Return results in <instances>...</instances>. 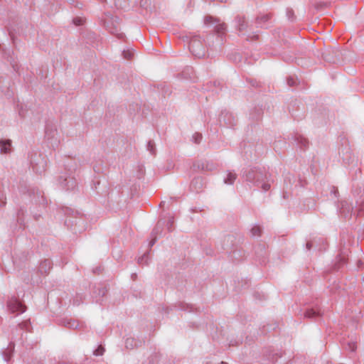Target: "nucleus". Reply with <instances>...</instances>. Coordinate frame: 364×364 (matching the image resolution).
<instances>
[{"label": "nucleus", "mask_w": 364, "mask_h": 364, "mask_svg": "<svg viewBox=\"0 0 364 364\" xmlns=\"http://www.w3.org/2000/svg\"><path fill=\"white\" fill-rule=\"evenodd\" d=\"M25 213V210L23 208H20L17 212V219L16 221L19 225V229H23L25 228V223L23 220V216Z\"/></svg>", "instance_id": "27"}, {"label": "nucleus", "mask_w": 364, "mask_h": 364, "mask_svg": "<svg viewBox=\"0 0 364 364\" xmlns=\"http://www.w3.org/2000/svg\"><path fill=\"white\" fill-rule=\"evenodd\" d=\"M60 324L66 328L77 329H82L85 327V324L80 323L78 321L73 318H65L60 321Z\"/></svg>", "instance_id": "13"}, {"label": "nucleus", "mask_w": 364, "mask_h": 364, "mask_svg": "<svg viewBox=\"0 0 364 364\" xmlns=\"http://www.w3.org/2000/svg\"><path fill=\"white\" fill-rule=\"evenodd\" d=\"M103 21L105 27L111 34L116 36L119 39L124 38V34L120 32L119 19L117 16L107 14Z\"/></svg>", "instance_id": "4"}, {"label": "nucleus", "mask_w": 364, "mask_h": 364, "mask_svg": "<svg viewBox=\"0 0 364 364\" xmlns=\"http://www.w3.org/2000/svg\"><path fill=\"white\" fill-rule=\"evenodd\" d=\"M164 223L165 222H164L161 220H160L157 223V224L155 226V228L153 229V230L151 232V236H152L153 238L151 239V240L149 243V248H151L152 246H154V245L156 243V240H157V235L161 233L162 230H163V226L164 225Z\"/></svg>", "instance_id": "14"}, {"label": "nucleus", "mask_w": 364, "mask_h": 364, "mask_svg": "<svg viewBox=\"0 0 364 364\" xmlns=\"http://www.w3.org/2000/svg\"><path fill=\"white\" fill-rule=\"evenodd\" d=\"M178 308L182 311H189L191 312L193 310V307L191 305L187 304H183L180 303L178 304Z\"/></svg>", "instance_id": "34"}, {"label": "nucleus", "mask_w": 364, "mask_h": 364, "mask_svg": "<svg viewBox=\"0 0 364 364\" xmlns=\"http://www.w3.org/2000/svg\"><path fill=\"white\" fill-rule=\"evenodd\" d=\"M19 326L21 329L28 330L30 326V321L26 320L19 324Z\"/></svg>", "instance_id": "41"}, {"label": "nucleus", "mask_w": 364, "mask_h": 364, "mask_svg": "<svg viewBox=\"0 0 364 364\" xmlns=\"http://www.w3.org/2000/svg\"><path fill=\"white\" fill-rule=\"evenodd\" d=\"M134 53V52L131 50H123L122 52L123 57L127 60L131 59L133 57Z\"/></svg>", "instance_id": "38"}, {"label": "nucleus", "mask_w": 364, "mask_h": 364, "mask_svg": "<svg viewBox=\"0 0 364 364\" xmlns=\"http://www.w3.org/2000/svg\"><path fill=\"white\" fill-rule=\"evenodd\" d=\"M186 41L189 44V50L191 53L196 58H200L205 55V48L203 42L197 36H184Z\"/></svg>", "instance_id": "3"}, {"label": "nucleus", "mask_w": 364, "mask_h": 364, "mask_svg": "<svg viewBox=\"0 0 364 364\" xmlns=\"http://www.w3.org/2000/svg\"><path fill=\"white\" fill-rule=\"evenodd\" d=\"M173 225H174V220L173 217L169 218V219L167 221L166 227L169 232L172 231L173 230Z\"/></svg>", "instance_id": "39"}, {"label": "nucleus", "mask_w": 364, "mask_h": 364, "mask_svg": "<svg viewBox=\"0 0 364 364\" xmlns=\"http://www.w3.org/2000/svg\"><path fill=\"white\" fill-rule=\"evenodd\" d=\"M20 192L23 193V194L28 193L30 197L33 196L34 201L36 203L44 205L46 203L45 197L38 188H30L25 186L24 187L21 186L20 188Z\"/></svg>", "instance_id": "9"}, {"label": "nucleus", "mask_w": 364, "mask_h": 364, "mask_svg": "<svg viewBox=\"0 0 364 364\" xmlns=\"http://www.w3.org/2000/svg\"><path fill=\"white\" fill-rule=\"evenodd\" d=\"M208 87L207 88V90L208 91H211L213 92L217 93L218 91H220L221 90L220 82L218 81L210 82V85L208 83Z\"/></svg>", "instance_id": "28"}, {"label": "nucleus", "mask_w": 364, "mask_h": 364, "mask_svg": "<svg viewBox=\"0 0 364 364\" xmlns=\"http://www.w3.org/2000/svg\"><path fill=\"white\" fill-rule=\"evenodd\" d=\"M52 267L50 259H46L40 263L38 271L41 274L46 275Z\"/></svg>", "instance_id": "18"}, {"label": "nucleus", "mask_w": 364, "mask_h": 364, "mask_svg": "<svg viewBox=\"0 0 364 364\" xmlns=\"http://www.w3.org/2000/svg\"><path fill=\"white\" fill-rule=\"evenodd\" d=\"M237 176L235 173L228 171L226 176L223 178V182L227 185H232L236 180Z\"/></svg>", "instance_id": "25"}, {"label": "nucleus", "mask_w": 364, "mask_h": 364, "mask_svg": "<svg viewBox=\"0 0 364 364\" xmlns=\"http://www.w3.org/2000/svg\"><path fill=\"white\" fill-rule=\"evenodd\" d=\"M46 139L48 145L55 149L60 141V136L54 125L47 124L46 127Z\"/></svg>", "instance_id": "7"}, {"label": "nucleus", "mask_w": 364, "mask_h": 364, "mask_svg": "<svg viewBox=\"0 0 364 364\" xmlns=\"http://www.w3.org/2000/svg\"><path fill=\"white\" fill-rule=\"evenodd\" d=\"M1 89V91L3 92H5V95L7 97H11L13 95V92L12 91H10L9 88H8V90L7 91H4V90L3 89V87L1 86H0Z\"/></svg>", "instance_id": "45"}, {"label": "nucleus", "mask_w": 364, "mask_h": 364, "mask_svg": "<svg viewBox=\"0 0 364 364\" xmlns=\"http://www.w3.org/2000/svg\"><path fill=\"white\" fill-rule=\"evenodd\" d=\"M235 26L240 35L246 36L247 40L257 37V35L253 31L252 26L248 24V22L244 17L237 16L235 18Z\"/></svg>", "instance_id": "6"}, {"label": "nucleus", "mask_w": 364, "mask_h": 364, "mask_svg": "<svg viewBox=\"0 0 364 364\" xmlns=\"http://www.w3.org/2000/svg\"><path fill=\"white\" fill-rule=\"evenodd\" d=\"M146 149L151 155L156 154L155 144L153 140H149L146 144Z\"/></svg>", "instance_id": "31"}, {"label": "nucleus", "mask_w": 364, "mask_h": 364, "mask_svg": "<svg viewBox=\"0 0 364 364\" xmlns=\"http://www.w3.org/2000/svg\"><path fill=\"white\" fill-rule=\"evenodd\" d=\"M11 151V141L10 139L0 140V153L9 154Z\"/></svg>", "instance_id": "20"}, {"label": "nucleus", "mask_w": 364, "mask_h": 364, "mask_svg": "<svg viewBox=\"0 0 364 364\" xmlns=\"http://www.w3.org/2000/svg\"><path fill=\"white\" fill-rule=\"evenodd\" d=\"M205 24H215L214 29L218 34V38H220L219 44H222L223 41V36L225 34L226 25L223 23H219L218 19H215L210 16H207L204 18Z\"/></svg>", "instance_id": "8"}, {"label": "nucleus", "mask_w": 364, "mask_h": 364, "mask_svg": "<svg viewBox=\"0 0 364 364\" xmlns=\"http://www.w3.org/2000/svg\"><path fill=\"white\" fill-rule=\"evenodd\" d=\"M6 198L4 193L0 192V207H3L6 203Z\"/></svg>", "instance_id": "42"}, {"label": "nucleus", "mask_w": 364, "mask_h": 364, "mask_svg": "<svg viewBox=\"0 0 364 364\" xmlns=\"http://www.w3.org/2000/svg\"><path fill=\"white\" fill-rule=\"evenodd\" d=\"M313 246L314 242L312 241H309L306 242V247L308 250H310Z\"/></svg>", "instance_id": "47"}, {"label": "nucleus", "mask_w": 364, "mask_h": 364, "mask_svg": "<svg viewBox=\"0 0 364 364\" xmlns=\"http://www.w3.org/2000/svg\"><path fill=\"white\" fill-rule=\"evenodd\" d=\"M270 18L271 16L269 14H263L262 16H258L255 21L256 26L265 28H268V26L270 24Z\"/></svg>", "instance_id": "15"}, {"label": "nucleus", "mask_w": 364, "mask_h": 364, "mask_svg": "<svg viewBox=\"0 0 364 364\" xmlns=\"http://www.w3.org/2000/svg\"><path fill=\"white\" fill-rule=\"evenodd\" d=\"M296 83H297V78H294L292 76H289L287 78V84L289 87H293V86L296 85Z\"/></svg>", "instance_id": "40"}, {"label": "nucleus", "mask_w": 364, "mask_h": 364, "mask_svg": "<svg viewBox=\"0 0 364 364\" xmlns=\"http://www.w3.org/2000/svg\"><path fill=\"white\" fill-rule=\"evenodd\" d=\"M322 315L320 309H308L304 312V317L310 319L316 318Z\"/></svg>", "instance_id": "21"}, {"label": "nucleus", "mask_w": 364, "mask_h": 364, "mask_svg": "<svg viewBox=\"0 0 364 364\" xmlns=\"http://www.w3.org/2000/svg\"><path fill=\"white\" fill-rule=\"evenodd\" d=\"M331 192H333V193L336 194V190H333V191H332Z\"/></svg>", "instance_id": "54"}, {"label": "nucleus", "mask_w": 364, "mask_h": 364, "mask_svg": "<svg viewBox=\"0 0 364 364\" xmlns=\"http://www.w3.org/2000/svg\"><path fill=\"white\" fill-rule=\"evenodd\" d=\"M73 21L75 25L80 26L81 24H82L83 21L82 18L77 17V18H73Z\"/></svg>", "instance_id": "44"}, {"label": "nucleus", "mask_w": 364, "mask_h": 364, "mask_svg": "<svg viewBox=\"0 0 364 364\" xmlns=\"http://www.w3.org/2000/svg\"><path fill=\"white\" fill-rule=\"evenodd\" d=\"M64 166V171L60 173L58 178V185L67 191L74 190L77 185L75 173L77 164L73 159H68Z\"/></svg>", "instance_id": "2"}, {"label": "nucleus", "mask_w": 364, "mask_h": 364, "mask_svg": "<svg viewBox=\"0 0 364 364\" xmlns=\"http://www.w3.org/2000/svg\"><path fill=\"white\" fill-rule=\"evenodd\" d=\"M294 140L296 142L297 145L301 149L306 148L309 144V141L307 140V139H306L305 137H304L303 136H301L300 134H296L295 136Z\"/></svg>", "instance_id": "26"}, {"label": "nucleus", "mask_w": 364, "mask_h": 364, "mask_svg": "<svg viewBox=\"0 0 364 364\" xmlns=\"http://www.w3.org/2000/svg\"><path fill=\"white\" fill-rule=\"evenodd\" d=\"M7 307L11 313L19 312L21 314L26 311V306L16 298H11L8 301Z\"/></svg>", "instance_id": "12"}, {"label": "nucleus", "mask_w": 364, "mask_h": 364, "mask_svg": "<svg viewBox=\"0 0 364 364\" xmlns=\"http://www.w3.org/2000/svg\"><path fill=\"white\" fill-rule=\"evenodd\" d=\"M340 213L346 218H350L353 215L355 216V210L353 204L347 200L341 203Z\"/></svg>", "instance_id": "11"}, {"label": "nucleus", "mask_w": 364, "mask_h": 364, "mask_svg": "<svg viewBox=\"0 0 364 364\" xmlns=\"http://www.w3.org/2000/svg\"><path fill=\"white\" fill-rule=\"evenodd\" d=\"M143 341L136 340L134 337L127 336L125 340V347L127 349H133L134 348L141 346Z\"/></svg>", "instance_id": "17"}, {"label": "nucleus", "mask_w": 364, "mask_h": 364, "mask_svg": "<svg viewBox=\"0 0 364 364\" xmlns=\"http://www.w3.org/2000/svg\"><path fill=\"white\" fill-rule=\"evenodd\" d=\"M129 0H115V5L119 9H123L128 4Z\"/></svg>", "instance_id": "36"}, {"label": "nucleus", "mask_w": 364, "mask_h": 364, "mask_svg": "<svg viewBox=\"0 0 364 364\" xmlns=\"http://www.w3.org/2000/svg\"><path fill=\"white\" fill-rule=\"evenodd\" d=\"M355 210L356 217L364 215V198H360L358 200H357Z\"/></svg>", "instance_id": "22"}, {"label": "nucleus", "mask_w": 364, "mask_h": 364, "mask_svg": "<svg viewBox=\"0 0 364 364\" xmlns=\"http://www.w3.org/2000/svg\"><path fill=\"white\" fill-rule=\"evenodd\" d=\"M131 277L133 280H135L136 278V274H135V273L132 274Z\"/></svg>", "instance_id": "49"}, {"label": "nucleus", "mask_w": 364, "mask_h": 364, "mask_svg": "<svg viewBox=\"0 0 364 364\" xmlns=\"http://www.w3.org/2000/svg\"><path fill=\"white\" fill-rule=\"evenodd\" d=\"M149 251L145 252L141 257L138 259L139 264H147L149 260Z\"/></svg>", "instance_id": "32"}, {"label": "nucleus", "mask_w": 364, "mask_h": 364, "mask_svg": "<svg viewBox=\"0 0 364 364\" xmlns=\"http://www.w3.org/2000/svg\"><path fill=\"white\" fill-rule=\"evenodd\" d=\"M165 203H166L165 201H161V203H160V205H160V207H163V208H164V205H165Z\"/></svg>", "instance_id": "50"}, {"label": "nucleus", "mask_w": 364, "mask_h": 364, "mask_svg": "<svg viewBox=\"0 0 364 364\" xmlns=\"http://www.w3.org/2000/svg\"><path fill=\"white\" fill-rule=\"evenodd\" d=\"M14 346H15L14 343L10 342L9 346H7V348L2 350V356L4 358V360L6 363L9 362V360L12 356V354L14 350Z\"/></svg>", "instance_id": "19"}, {"label": "nucleus", "mask_w": 364, "mask_h": 364, "mask_svg": "<svg viewBox=\"0 0 364 364\" xmlns=\"http://www.w3.org/2000/svg\"><path fill=\"white\" fill-rule=\"evenodd\" d=\"M41 217L40 215L38 214H33V218L36 220H38L39 218Z\"/></svg>", "instance_id": "48"}, {"label": "nucleus", "mask_w": 364, "mask_h": 364, "mask_svg": "<svg viewBox=\"0 0 364 364\" xmlns=\"http://www.w3.org/2000/svg\"><path fill=\"white\" fill-rule=\"evenodd\" d=\"M29 159L31 167L35 173L41 175L46 171L47 159L40 152H31L29 155Z\"/></svg>", "instance_id": "5"}, {"label": "nucleus", "mask_w": 364, "mask_h": 364, "mask_svg": "<svg viewBox=\"0 0 364 364\" xmlns=\"http://www.w3.org/2000/svg\"><path fill=\"white\" fill-rule=\"evenodd\" d=\"M242 177L250 184L261 187L266 192L269 190L273 180L264 169L257 167H247L242 171Z\"/></svg>", "instance_id": "1"}, {"label": "nucleus", "mask_w": 364, "mask_h": 364, "mask_svg": "<svg viewBox=\"0 0 364 364\" xmlns=\"http://www.w3.org/2000/svg\"><path fill=\"white\" fill-rule=\"evenodd\" d=\"M192 139H193V141L195 144H198L202 141L203 136H202V134L200 133L196 132V133H195L193 135Z\"/></svg>", "instance_id": "37"}, {"label": "nucleus", "mask_w": 364, "mask_h": 364, "mask_svg": "<svg viewBox=\"0 0 364 364\" xmlns=\"http://www.w3.org/2000/svg\"><path fill=\"white\" fill-rule=\"evenodd\" d=\"M263 112L261 107H255L254 110L251 111L250 117L252 121H259L261 119Z\"/></svg>", "instance_id": "23"}, {"label": "nucleus", "mask_w": 364, "mask_h": 364, "mask_svg": "<svg viewBox=\"0 0 364 364\" xmlns=\"http://www.w3.org/2000/svg\"><path fill=\"white\" fill-rule=\"evenodd\" d=\"M287 15L289 20H293L294 12L291 9H287Z\"/></svg>", "instance_id": "46"}, {"label": "nucleus", "mask_w": 364, "mask_h": 364, "mask_svg": "<svg viewBox=\"0 0 364 364\" xmlns=\"http://www.w3.org/2000/svg\"><path fill=\"white\" fill-rule=\"evenodd\" d=\"M107 291V290L105 287L98 286L96 287L92 293L95 302H101L102 299L106 295Z\"/></svg>", "instance_id": "16"}, {"label": "nucleus", "mask_w": 364, "mask_h": 364, "mask_svg": "<svg viewBox=\"0 0 364 364\" xmlns=\"http://www.w3.org/2000/svg\"><path fill=\"white\" fill-rule=\"evenodd\" d=\"M261 232H262V229L258 225H255V226L252 227L251 229V234L252 236L259 237L261 235Z\"/></svg>", "instance_id": "33"}, {"label": "nucleus", "mask_w": 364, "mask_h": 364, "mask_svg": "<svg viewBox=\"0 0 364 364\" xmlns=\"http://www.w3.org/2000/svg\"><path fill=\"white\" fill-rule=\"evenodd\" d=\"M105 350V348L102 345H100L96 349L93 350V355L95 356L102 355Z\"/></svg>", "instance_id": "35"}, {"label": "nucleus", "mask_w": 364, "mask_h": 364, "mask_svg": "<svg viewBox=\"0 0 364 364\" xmlns=\"http://www.w3.org/2000/svg\"><path fill=\"white\" fill-rule=\"evenodd\" d=\"M347 258L345 255H340L337 258V261L336 262V268L339 269L341 266L346 263Z\"/></svg>", "instance_id": "29"}, {"label": "nucleus", "mask_w": 364, "mask_h": 364, "mask_svg": "<svg viewBox=\"0 0 364 364\" xmlns=\"http://www.w3.org/2000/svg\"><path fill=\"white\" fill-rule=\"evenodd\" d=\"M220 364H227V363L221 362Z\"/></svg>", "instance_id": "53"}, {"label": "nucleus", "mask_w": 364, "mask_h": 364, "mask_svg": "<svg viewBox=\"0 0 364 364\" xmlns=\"http://www.w3.org/2000/svg\"><path fill=\"white\" fill-rule=\"evenodd\" d=\"M218 122L220 126L227 127H233L236 124V119L233 114L226 109L222 110L219 117Z\"/></svg>", "instance_id": "10"}, {"label": "nucleus", "mask_w": 364, "mask_h": 364, "mask_svg": "<svg viewBox=\"0 0 364 364\" xmlns=\"http://www.w3.org/2000/svg\"><path fill=\"white\" fill-rule=\"evenodd\" d=\"M203 186V181L200 178H195L191 183V188L193 191L198 192Z\"/></svg>", "instance_id": "24"}, {"label": "nucleus", "mask_w": 364, "mask_h": 364, "mask_svg": "<svg viewBox=\"0 0 364 364\" xmlns=\"http://www.w3.org/2000/svg\"><path fill=\"white\" fill-rule=\"evenodd\" d=\"M56 364H69L67 362H65V361H62V362H58V363Z\"/></svg>", "instance_id": "51"}, {"label": "nucleus", "mask_w": 364, "mask_h": 364, "mask_svg": "<svg viewBox=\"0 0 364 364\" xmlns=\"http://www.w3.org/2000/svg\"><path fill=\"white\" fill-rule=\"evenodd\" d=\"M74 304L76 305H79V303H77L76 301H75Z\"/></svg>", "instance_id": "55"}, {"label": "nucleus", "mask_w": 364, "mask_h": 364, "mask_svg": "<svg viewBox=\"0 0 364 364\" xmlns=\"http://www.w3.org/2000/svg\"><path fill=\"white\" fill-rule=\"evenodd\" d=\"M12 66H13L14 69L15 70H16V65H14V64H13V65H12Z\"/></svg>", "instance_id": "52"}, {"label": "nucleus", "mask_w": 364, "mask_h": 364, "mask_svg": "<svg viewBox=\"0 0 364 364\" xmlns=\"http://www.w3.org/2000/svg\"><path fill=\"white\" fill-rule=\"evenodd\" d=\"M348 350H349L351 352H354L356 349V344L355 342H348L347 346Z\"/></svg>", "instance_id": "43"}, {"label": "nucleus", "mask_w": 364, "mask_h": 364, "mask_svg": "<svg viewBox=\"0 0 364 364\" xmlns=\"http://www.w3.org/2000/svg\"><path fill=\"white\" fill-rule=\"evenodd\" d=\"M82 221V218H75V220H72L71 218H66L65 221V224L67 225V226H70V225H77L80 223H81Z\"/></svg>", "instance_id": "30"}]
</instances>
